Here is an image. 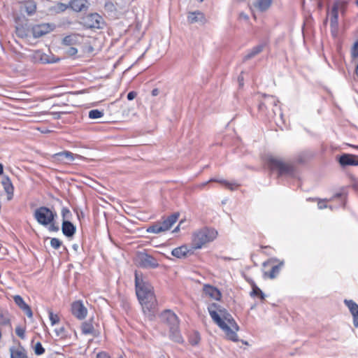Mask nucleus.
Returning a JSON list of instances; mask_svg holds the SVG:
<instances>
[{"label": "nucleus", "mask_w": 358, "mask_h": 358, "mask_svg": "<svg viewBox=\"0 0 358 358\" xmlns=\"http://www.w3.org/2000/svg\"><path fill=\"white\" fill-rule=\"evenodd\" d=\"M104 7L106 10L109 11H113L115 10L114 4L110 1L106 2Z\"/></svg>", "instance_id": "nucleus-46"}, {"label": "nucleus", "mask_w": 358, "mask_h": 358, "mask_svg": "<svg viewBox=\"0 0 358 358\" xmlns=\"http://www.w3.org/2000/svg\"><path fill=\"white\" fill-rule=\"evenodd\" d=\"M50 245L54 249H58L62 245V241L57 238H52L50 240Z\"/></svg>", "instance_id": "nucleus-42"}, {"label": "nucleus", "mask_w": 358, "mask_h": 358, "mask_svg": "<svg viewBox=\"0 0 358 358\" xmlns=\"http://www.w3.org/2000/svg\"><path fill=\"white\" fill-rule=\"evenodd\" d=\"M49 317L52 325H55L60 321L59 315H49Z\"/></svg>", "instance_id": "nucleus-44"}, {"label": "nucleus", "mask_w": 358, "mask_h": 358, "mask_svg": "<svg viewBox=\"0 0 358 358\" xmlns=\"http://www.w3.org/2000/svg\"><path fill=\"white\" fill-rule=\"evenodd\" d=\"M200 341L201 336L199 331H193L192 333L189 334L188 341L192 345H197L199 343Z\"/></svg>", "instance_id": "nucleus-31"}, {"label": "nucleus", "mask_w": 358, "mask_h": 358, "mask_svg": "<svg viewBox=\"0 0 358 358\" xmlns=\"http://www.w3.org/2000/svg\"><path fill=\"white\" fill-rule=\"evenodd\" d=\"M287 321V319L284 316L280 317V323L286 322Z\"/></svg>", "instance_id": "nucleus-58"}, {"label": "nucleus", "mask_w": 358, "mask_h": 358, "mask_svg": "<svg viewBox=\"0 0 358 358\" xmlns=\"http://www.w3.org/2000/svg\"><path fill=\"white\" fill-rule=\"evenodd\" d=\"M239 17L244 20H248L249 19L248 15L244 13H241L239 15Z\"/></svg>", "instance_id": "nucleus-54"}, {"label": "nucleus", "mask_w": 358, "mask_h": 358, "mask_svg": "<svg viewBox=\"0 0 358 358\" xmlns=\"http://www.w3.org/2000/svg\"><path fill=\"white\" fill-rule=\"evenodd\" d=\"M179 230V226H178L177 227H176L173 230V232H176Z\"/></svg>", "instance_id": "nucleus-61"}, {"label": "nucleus", "mask_w": 358, "mask_h": 358, "mask_svg": "<svg viewBox=\"0 0 358 358\" xmlns=\"http://www.w3.org/2000/svg\"><path fill=\"white\" fill-rule=\"evenodd\" d=\"M213 322L222 329L228 340L234 342L238 341L236 332L239 327L231 315H210Z\"/></svg>", "instance_id": "nucleus-2"}, {"label": "nucleus", "mask_w": 358, "mask_h": 358, "mask_svg": "<svg viewBox=\"0 0 358 358\" xmlns=\"http://www.w3.org/2000/svg\"><path fill=\"white\" fill-rule=\"evenodd\" d=\"M25 331H26V328L23 327H21V326H17L15 328V334L21 339H24V338H25Z\"/></svg>", "instance_id": "nucleus-39"}, {"label": "nucleus", "mask_w": 358, "mask_h": 358, "mask_svg": "<svg viewBox=\"0 0 358 358\" xmlns=\"http://www.w3.org/2000/svg\"><path fill=\"white\" fill-rule=\"evenodd\" d=\"M76 227L69 220H62V231L64 236L71 238L76 233Z\"/></svg>", "instance_id": "nucleus-17"}, {"label": "nucleus", "mask_w": 358, "mask_h": 358, "mask_svg": "<svg viewBox=\"0 0 358 358\" xmlns=\"http://www.w3.org/2000/svg\"><path fill=\"white\" fill-rule=\"evenodd\" d=\"M87 315H76V317L79 320H85L86 319V316Z\"/></svg>", "instance_id": "nucleus-55"}, {"label": "nucleus", "mask_w": 358, "mask_h": 358, "mask_svg": "<svg viewBox=\"0 0 358 358\" xmlns=\"http://www.w3.org/2000/svg\"><path fill=\"white\" fill-rule=\"evenodd\" d=\"M163 313H171V311L169 309H166L163 311Z\"/></svg>", "instance_id": "nucleus-60"}, {"label": "nucleus", "mask_w": 358, "mask_h": 358, "mask_svg": "<svg viewBox=\"0 0 358 358\" xmlns=\"http://www.w3.org/2000/svg\"><path fill=\"white\" fill-rule=\"evenodd\" d=\"M103 115V113L99 110L94 109L89 112V117L91 119H97L101 117Z\"/></svg>", "instance_id": "nucleus-38"}, {"label": "nucleus", "mask_w": 358, "mask_h": 358, "mask_svg": "<svg viewBox=\"0 0 358 358\" xmlns=\"http://www.w3.org/2000/svg\"><path fill=\"white\" fill-rule=\"evenodd\" d=\"M352 185L354 189L358 190V179L353 178Z\"/></svg>", "instance_id": "nucleus-51"}, {"label": "nucleus", "mask_w": 358, "mask_h": 358, "mask_svg": "<svg viewBox=\"0 0 358 358\" xmlns=\"http://www.w3.org/2000/svg\"><path fill=\"white\" fill-rule=\"evenodd\" d=\"M194 249H189L186 245H181L176 248H174L171 254L173 256L177 258H185L188 256V255H191L193 253Z\"/></svg>", "instance_id": "nucleus-15"}, {"label": "nucleus", "mask_w": 358, "mask_h": 358, "mask_svg": "<svg viewBox=\"0 0 358 358\" xmlns=\"http://www.w3.org/2000/svg\"><path fill=\"white\" fill-rule=\"evenodd\" d=\"M179 217L178 213L169 216L163 222H157L147 229L148 233L159 234L169 230L176 222Z\"/></svg>", "instance_id": "nucleus-7"}, {"label": "nucleus", "mask_w": 358, "mask_h": 358, "mask_svg": "<svg viewBox=\"0 0 358 358\" xmlns=\"http://www.w3.org/2000/svg\"><path fill=\"white\" fill-rule=\"evenodd\" d=\"M69 6L76 12H81L88 8V2L87 0H71Z\"/></svg>", "instance_id": "nucleus-18"}, {"label": "nucleus", "mask_w": 358, "mask_h": 358, "mask_svg": "<svg viewBox=\"0 0 358 358\" xmlns=\"http://www.w3.org/2000/svg\"><path fill=\"white\" fill-rule=\"evenodd\" d=\"M34 353L36 355H41L45 352V348L41 342H37L34 347Z\"/></svg>", "instance_id": "nucleus-37"}, {"label": "nucleus", "mask_w": 358, "mask_h": 358, "mask_svg": "<svg viewBox=\"0 0 358 358\" xmlns=\"http://www.w3.org/2000/svg\"><path fill=\"white\" fill-rule=\"evenodd\" d=\"M62 216L63 220H69L72 217V214L67 208H63L62 210Z\"/></svg>", "instance_id": "nucleus-40"}, {"label": "nucleus", "mask_w": 358, "mask_h": 358, "mask_svg": "<svg viewBox=\"0 0 358 358\" xmlns=\"http://www.w3.org/2000/svg\"><path fill=\"white\" fill-rule=\"evenodd\" d=\"M345 303L348 307L351 313H358V305L352 300H345Z\"/></svg>", "instance_id": "nucleus-35"}, {"label": "nucleus", "mask_w": 358, "mask_h": 358, "mask_svg": "<svg viewBox=\"0 0 358 358\" xmlns=\"http://www.w3.org/2000/svg\"><path fill=\"white\" fill-rule=\"evenodd\" d=\"M217 235L216 230L210 228H203L193 234L192 249H200L206 243L213 241Z\"/></svg>", "instance_id": "nucleus-4"}, {"label": "nucleus", "mask_w": 358, "mask_h": 358, "mask_svg": "<svg viewBox=\"0 0 358 358\" xmlns=\"http://www.w3.org/2000/svg\"><path fill=\"white\" fill-rule=\"evenodd\" d=\"M339 163L341 166H357L358 165V156L343 154L339 158Z\"/></svg>", "instance_id": "nucleus-14"}, {"label": "nucleus", "mask_w": 358, "mask_h": 358, "mask_svg": "<svg viewBox=\"0 0 358 358\" xmlns=\"http://www.w3.org/2000/svg\"><path fill=\"white\" fill-rule=\"evenodd\" d=\"M212 181L220 182V183H221L222 185H223L224 186H225L227 188H228L230 190H234V189H237L238 187V186H239V185L237 184V183L230 182L227 181L225 180H215V179H211L208 182H212Z\"/></svg>", "instance_id": "nucleus-32"}, {"label": "nucleus", "mask_w": 358, "mask_h": 358, "mask_svg": "<svg viewBox=\"0 0 358 358\" xmlns=\"http://www.w3.org/2000/svg\"><path fill=\"white\" fill-rule=\"evenodd\" d=\"M13 300H14L15 304L24 313H32L31 308L24 302V301L20 296H19V295L14 296Z\"/></svg>", "instance_id": "nucleus-22"}, {"label": "nucleus", "mask_w": 358, "mask_h": 358, "mask_svg": "<svg viewBox=\"0 0 358 358\" xmlns=\"http://www.w3.org/2000/svg\"><path fill=\"white\" fill-rule=\"evenodd\" d=\"M351 55L353 58L358 57V40L354 43L352 48Z\"/></svg>", "instance_id": "nucleus-43"}, {"label": "nucleus", "mask_w": 358, "mask_h": 358, "mask_svg": "<svg viewBox=\"0 0 358 358\" xmlns=\"http://www.w3.org/2000/svg\"><path fill=\"white\" fill-rule=\"evenodd\" d=\"M159 358H166V357H165V356L162 355V356H160V357H159Z\"/></svg>", "instance_id": "nucleus-64"}, {"label": "nucleus", "mask_w": 358, "mask_h": 358, "mask_svg": "<svg viewBox=\"0 0 358 358\" xmlns=\"http://www.w3.org/2000/svg\"><path fill=\"white\" fill-rule=\"evenodd\" d=\"M102 17L97 13L87 15L83 19L84 25L90 29H100Z\"/></svg>", "instance_id": "nucleus-13"}, {"label": "nucleus", "mask_w": 358, "mask_h": 358, "mask_svg": "<svg viewBox=\"0 0 358 358\" xmlns=\"http://www.w3.org/2000/svg\"><path fill=\"white\" fill-rule=\"evenodd\" d=\"M282 263L278 265L273 266L269 272L265 271L264 275L268 277L271 279L275 278L279 273Z\"/></svg>", "instance_id": "nucleus-29"}, {"label": "nucleus", "mask_w": 358, "mask_h": 358, "mask_svg": "<svg viewBox=\"0 0 358 358\" xmlns=\"http://www.w3.org/2000/svg\"><path fill=\"white\" fill-rule=\"evenodd\" d=\"M72 313H87V310L81 301H74L71 304Z\"/></svg>", "instance_id": "nucleus-24"}, {"label": "nucleus", "mask_w": 358, "mask_h": 358, "mask_svg": "<svg viewBox=\"0 0 358 358\" xmlns=\"http://www.w3.org/2000/svg\"><path fill=\"white\" fill-rule=\"evenodd\" d=\"M28 57L34 63L49 64L54 63L55 62L53 60L52 57L43 53L41 50L30 51V54L28 55Z\"/></svg>", "instance_id": "nucleus-11"}, {"label": "nucleus", "mask_w": 358, "mask_h": 358, "mask_svg": "<svg viewBox=\"0 0 358 358\" xmlns=\"http://www.w3.org/2000/svg\"><path fill=\"white\" fill-rule=\"evenodd\" d=\"M238 80L239 83V85L242 86L243 85V77L241 75L238 76Z\"/></svg>", "instance_id": "nucleus-56"}, {"label": "nucleus", "mask_w": 358, "mask_h": 358, "mask_svg": "<svg viewBox=\"0 0 358 358\" xmlns=\"http://www.w3.org/2000/svg\"><path fill=\"white\" fill-rule=\"evenodd\" d=\"M272 0H256L254 6L259 11L266 10L271 5Z\"/></svg>", "instance_id": "nucleus-26"}, {"label": "nucleus", "mask_w": 358, "mask_h": 358, "mask_svg": "<svg viewBox=\"0 0 358 358\" xmlns=\"http://www.w3.org/2000/svg\"><path fill=\"white\" fill-rule=\"evenodd\" d=\"M136 293L144 313L157 310V303L151 285L135 273Z\"/></svg>", "instance_id": "nucleus-1"}, {"label": "nucleus", "mask_w": 358, "mask_h": 358, "mask_svg": "<svg viewBox=\"0 0 358 358\" xmlns=\"http://www.w3.org/2000/svg\"><path fill=\"white\" fill-rule=\"evenodd\" d=\"M278 103V100L273 96H266L265 99L259 105L260 110H263L264 108H267L269 106H276Z\"/></svg>", "instance_id": "nucleus-21"}, {"label": "nucleus", "mask_w": 358, "mask_h": 358, "mask_svg": "<svg viewBox=\"0 0 358 358\" xmlns=\"http://www.w3.org/2000/svg\"><path fill=\"white\" fill-rule=\"evenodd\" d=\"M160 321L169 328V338L173 342L182 343L184 340L180 332V321L177 315H159Z\"/></svg>", "instance_id": "nucleus-3"}, {"label": "nucleus", "mask_w": 358, "mask_h": 358, "mask_svg": "<svg viewBox=\"0 0 358 358\" xmlns=\"http://www.w3.org/2000/svg\"><path fill=\"white\" fill-rule=\"evenodd\" d=\"M68 8H70L69 3L65 4L63 3H57L55 7V10L57 12H64Z\"/></svg>", "instance_id": "nucleus-41"}, {"label": "nucleus", "mask_w": 358, "mask_h": 358, "mask_svg": "<svg viewBox=\"0 0 358 358\" xmlns=\"http://www.w3.org/2000/svg\"><path fill=\"white\" fill-rule=\"evenodd\" d=\"M345 8V3L341 1H336L331 10H327V17L324 20V23L327 22L328 18L330 19L331 33L334 38H336L338 35V10Z\"/></svg>", "instance_id": "nucleus-5"}, {"label": "nucleus", "mask_w": 358, "mask_h": 358, "mask_svg": "<svg viewBox=\"0 0 358 358\" xmlns=\"http://www.w3.org/2000/svg\"><path fill=\"white\" fill-rule=\"evenodd\" d=\"M138 264L145 268H155L159 266L158 261L148 253L141 252L136 258Z\"/></svg>", "instance_id": "nucleus-9"}, {"label": "nucleus", "mask_w": 358, "mask_h": 358, "mask_svg": "<svg viewBox=\"0 0 358 358\" xmlns=\"http://www.w3.org/2000/svg\"><path fill=\"white\" fill-rule=\"evenodd\" d=\"M343 196L342 193H337L332 198H331L329 201H332L336 198L341 197ZM327 199H324L323 201H319L317 206L320 209H324L327 207L326 204H324V202L327 201Z\"/></svg>", "instance_id": "nucleus-36"}, {"label": "nucleus", "mask_w": 358, "mask_h": 358, "mask_svg": "<svg viewBox=\"0 0 358 358\" xmlns=\"http://www.w3.org/2000/svg\"><path fill=\"white\" fill-rule=\"evenodd\" d=\"M49 230L52 231H57L59 230V227L55 226L52 222L50 224Z\"/></svg>", "instance_id": "nucleus-53"}, {"label": "nucleus", "mask_w": 358, "mask_h": 358, "mask_svg": "<svg viewBox=\"0 0 358 358\" xmlns=\"http://www.w3.org/2000/svg\"><path fill=\"white\" fill-rule=\"evenodd\" d=\"M67 54L70 56L75 55L78 52V50L74 47H70L66 51Z\"/></svg>", "instance_id": "nucleus-47"}, {"label": "nucleus", "mask_w": 358, "mask_h": 358, "mask_svg": "<svg viewBox=\"0 0 358 358\" xmlns=\"http://www.w3.org/2000/svg\"><path fill=\"white\" fill-rule=\"evenodd\" d=\"M24 9L27 13L29 15H31L36 12V3L32 0H29L24 1Z\"/></svg>", "instance_id": "nucleus-30"}, {"label": "nucleus", "mask_w": 358, "mask_h": 358, "mask_svg": "<svg viewBox=\"0 0 358 358\" xmlns=\"http://www.w3.org/2000/svg\"><path fill=\"white\" fill-rule=\"evenodd\" d=\"M159 90L158 89H154L152 90V96H157L159 94Z\"/></svg>", "instance_id": "nucleus-57"}, {"label": "nucleus", "mask_w": 358, "mask_h": 358, "mask_svg": "<svg viewBox=\"0 0 358 358\" xmlns=\"http://www.w3.org/2000/svg\"><path fill=\"white\" fill-rule=\"evenodd\" d=\"M2 185L6 192L8 194V199L10 200L13 195V186L8 177H5L2 180Z\"/></svg>", "instance_id": "nucleus-23"}, {"label": "nucleus", "mask_w": 358, "mask_h": 358, "mask_svg": "<svg viewBox=\"0 0 358 358\" xmlns=\"http://www.w3.org/2000/svg\"><path fill=\"white\" fill-rule=\"evenodd\" d=\"M266 162L268 167L273 171H278L280 176H291L294 173V167L290 164L285 162L280 158L268 156Z\"/></svg>", "instance_id": "nucleus-6"}, {"label": "nucleus", "mask_w": 358, "mask_h": 358, "mask_svg": "<svg viewBox=\"0 0 358 358\" xmlns=\"http://www.w3.org/2000/svg\"><path fill=\"white\" fill-rule=\"evenodd\" d=\"M34 216L40 224L47 226L53 222L57 214L50 208L41 206L35 210Z\"/></svg>", "instance_id": "nucleus-8"}, {"label": "nucleus", "mask_w": 358, "mask_h": 358, "mask_svg": "<svg viewBox=\"0 0 358 358\" xmlns=\"http://www.w3.org/2000/svg\"><path fill=\"white\" fill-rule=\"evenodd\" d=\"M99 320L98 315L96 317L92 315L89 319L85 320L80 325L82 333L85 335L90 334L96 336L95 327L99 325Z\"/></svg>", "instance_id": "nucleus-10"}, {"label": "nucleus", "mask_w": 358, "mask_h": 358, "mask_svg": "<svg viewBox=\"0 0 358 358\" xmlns=\"http://www.w3.org/2000/svg\"><path fill=\"white\" fill-rule=\"evenodd\" d=\"M203 294L214 300H220L221 298V293L216 287L205 285L203 289Z\"/></svg>", "instance_id": "nucleus-16"}, {"label": "nucleus", "mask_w": 358, "mask_h": 358, "mask_svg": "<svg viewBox=\"0 0 358 358\" xmlns=\"http://www.w3.org/2000/svg\"><path fill=\"white\" fill-rule=\"evenodd\" d=\"M3 165L0 163V175L3 173Z\"/></svg>", "instance_id": "nucleus-59"}, {"label": "nucleus", "mask_w": 358, "mask_h": 358, "mask_svg": "<svg viewBox=\"0 0 358 358\" xmlns=\"http://www.w3.org/2000/svg\"><path fill=\"white\" fill-rule=\"evenodd\" d=\"M80 36L78 34H71L66 36L63 39V44L65 45H76L79 43Z\"/></svg>", "instance_id": "nucleus-27"}, {"label": "nucleus", "mask_w": 358, "mask_h": 358, "mask_svg": "<svg viewBox=\"0 0 358 358\" xmlns=\"http://www.w3.org/2000/svg\"><path fill=\"white\" fill-rule=\"evenodd\" d=\"M55 331H56V334L59 336H64L65 335V333H66V331H65V329L64 327H61L59 328H57L55 329Z\"/></svg>", "instance_id": "nucleus-48"}, {"label": "nucleus", "mask_w": 358, "mask_h": 358, "mask_svg": "<svg viewBox=\"0 0 358 358\" xmlns=\"http://www.w3.org/2000/svg\"><path fill=\"white\" fill-rule=\"evenodd\" d=\"M137 96V93L136 92L131 91L128 93L127 94V99L128 100L131 101L136 98Z\"/></svg>", "instance_id": "nucleus-49"}, {"label": "nucleus", "mask_w": 358, "mask_h": 358, "mask_svg": "<svg viewBox=\"0 0 358 358\" xmlns=\"http://www.w3.org/2000/svg\"><path fill=\"white\" fill-rule=\"evenodd\" d=\"M356 5L358 6V0L355 1Z\"/></svg>", "instance_id": "nucleus-63"}, {"label": "nucleus", "mask_w": 358, "mask_h": 358, "mask_svg": "<svg viewBox=\"0 0 358 358\" xmlns=\"http://www.w3.org/2000/svg\"><path fill=\"white\" fill-rule=\"evenodd\" d=\"M209 313H223V310L217 303H213L208 307Z\"/></svg>", "instance_id": "nucleus-33"}, {"label": "nucleus", "mask_w": 358, "mask_h": 358, "mask_svg": "<svg viewBox=\"0 0 358 358\" xmlns=\"http://www.w3.org/2000/svg\"><path fill=\"white\" fill-rule=\"evenodd\" d=\"M353 324L355 327H358V315H352Z\"/></svg>", "instance_id": "nucleus-52"}, {"label": "nucleus", "mask_w": 358, "mask_h": 358, "mask_svg": "<svg viewBox=\"0 0 358 358\" xmlns=\"http://www.w3.org/2000/svg\"><path fill=\"white\" fill-rule=\"evenodd\" d=\"M187 20L191 24L196 22H206L204 15L199 10L189 13L187 15Z\"/></svg>", "instance_id": "nucleus-20"}, {"label": "nucleus", "mask_w": 358, "mask_h": 358, "mask_svg": "<svg viewBox=\"0 0 358 358\" xmlns=\"http://www.w3.org/2000/svg\"><path fill=\"white\" fill-rule=\"evenodd\" d=\"M264 49L263 45H258L254 47L243 58L244 61L248 60L260 53Z\"/></svg>", "instance_id": "nucleus-28"}, {"label": "nucleus", "mask_w": 358, "mask_h": 358, "mask_svg": "<svg viewBox=\"0 0 358 358\" xmlns=\"http://www.w3.org/2000/svg\"><path fill=\"white\" fill-rule=\"evenodd\" d=\"M75 157H78V155H74L69 151H64L57 153L54 155V157L58 160H62L64 158L66 159L69 162L74 160Z\"/></svg>", "instance_id": "nucleus-25"}, {"label": "nucleus", "mask_w": 358, "mask_h": 358, "mask_svg": "<svg viewBox=\"0 0 358 358\" xmlns=\"http://www.w3.org/2000/svg\"><path fill=\"white\" fill-rule=\"evenodd\" d=\"M10 358H28L27 351L23 346L19 343L17 348L11 347L9 349Z\"/></svg>", "instance_id": "nucleus-19"}, {"label": "nucleus", "mask_w": 358, "mask_h": 358, "mask_svg": "<svg viewBox=\"0 0 358 358\" xmlns=\"http://www.w3.org/2000/svg\"><path fill=\"white\" fill-rule=\"evenodd\" d=\"M55 28L53 24L43 23L33 26L31 31L34 38H39L53 31Z\"/></svg>", "instance_id": "nucleus-12"}, {"label": "nucleus", "mask_w": 358, "mask_h": 358, "mask_svg": "<svg viewBox=\"0 0 358 358\" xmlns=\"http://www.w3.org/2000/svg\"><path fill=\"white\" fill-rule=\"evenodd\" d=\"M252 294H255V296H259L262 299L264 298L262 292L257 287H253Z\"/></svg>", "instance_id": "nucleus-45"}, {"label": "nucleus", "mask_w": 358, "mask_h": 358, "mask_svg": "<svg viewBox=\"0 0 358 358\" xmlns=\"http://www.w3.org/2000/svg\"><path fill=\"white\" fill-rule=\"evenodd\" d=\"M16 34L20 38H26L28 36L29 31L24 26H18L16 27Z\"/></svg>", "instance_id": "nucleus-34"}, {"label": "nucleus", "mask_w": 358, "mask_h": 358, "mask_svg": "<svg viewBox=\"0 0 358 358\" xmlns=\"http://www.w3.org/2000/svg\"><path fill=\"white\" fill-rule=\"evenodd\" d=\"M96 358H110V357L105 352H101L97 354Z\"/></svg>", "instance_id": "nucleus-50"}, {"label": "nucleus", "mask_w": 358, "mask_h": 358, "mask_svg": "<svg viewBox=\"0 0 358 358\" xmlns=\"http://www.w3.org/2000/svg\"><path fill=\"white\" fill-rule=\"evenodd\" d=\"M356 74L358 76V64H357V68H356Z\"/></svg>", "instance_id": "nucleus-62"}]
</instances>
